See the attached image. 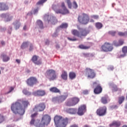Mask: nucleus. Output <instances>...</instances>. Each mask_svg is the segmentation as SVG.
<instances>
[{"instance_id":"3","label":"nucleus","mask_w":127,"mask_h":127,"mask_svg":"<svg viewBox=\"0 0 127 127\" xmlns=\"http://www.w3.org/2000/svg\"><path fill=\"white\" fill-rule=\"evenodd\" d=\"M77 28L80 30L79 31L76 29H73L71 31V34L74 35V36H76V37H78L79 38H82V37L87 36L88 33H89L88 31L85 29H80L78 27Z\"/></svg>"},{"instance_id":"45","label":"nucleus","mask_w":127,"mask_h":127,"mask_svg":"<svg viewBox=\"0 0 127 127\" xmlns=\"http://www.w3.org/2000/svg\"><path fill=\"white\" fill-rule=\"evenodd\" d=\"M4 121V116L3 115L0 114V124H1Z\"/></svg>"},{"instance_id":"38","label":"nucleus","mask_w":127,"mask_h":127,"mask_svg":"<svg viewBox=\"0 0 127 127\" xmlns=\"http://www.w3.org/2000/svg\"><path fill=\"white\" fill-rule=\"evenodd\" d=\"M118 35H119V36H127V31L125 32H118Z\"/></svg>"},{"instance_id":"57","label":"nucleus","mask_w":127,"mask_h":127,"mask_svg":"<svg viewBox=\"0 0 127 127\" xmlns=\"http://www.w3.org/2000/svg\"><path fill=\"white\" fill-rule=\"evenodd\" d=\"M2 17H6V16H8V15H6V14H3L1 15Z\"/></svg>"},{"instance_id":"11","label":"nucleus","mask_w":127,"mask_h":127,"mask_svg":"<svg viewBox=\"0 0 127 127\" xmlns=\"http://www.w3.org/2000/svg\"><path fill=\"white\" fill-rule=\"evenodd\" d=\"M96 115L99 117H104L107 114V107L103 106L99 107L96 110Z\"/></svg>"},{"instance_id":"64","label":"nucleus","mask_w":127,"mask_h":127,"mask_svg":"<svg viewBox=\"0 0 127 127\" xmlns=\"http://www.w3.org/2000/svg\"><path fill=\"white\" fill-rule=\"evenodd\" d=\"M1 44L2 45H4V44H5L4 42H3V41H1Z\"/></svg>"},{"instance_id":"63","label":"nucleus","mask_w":127,"mask_h":127,"mask_svg":"<svg viewBox=\"0 0 127 127\" xmlns=\"http://www.w3.org/2000/svg\"><path fill=\"white\" fill-rule=\"evenodd\" d=\"M23 30H26V25H25L23 27Z\"/></svg>"},{"instance_id":"18","label":"nucleus","mask_w":127,"mask_h":127,"mask_svg":"<svg viewBox=\"0 0 127 127\" xmlns=\"http://www.w3.org/2000/svg\"><path fill=\"white\" fill-rule=\"evenodd\" d=\"M86 105H82L79 107L77 111V115L79 116H83L86 112Z\"/></svg>"},{"instance_id":"58","label":"nucleus","mask_w":127,"mask_h":127,"mask_svg":"<svg viewBox=\"0 0 127 127\" xmlns=\"http://www.w3.org/2000/svg\"><path fill=\"white\" fill-rule=\"evenodd\" d=\"M16 62H17V63H18V64H20V60L16 59Z\"/></svg>"},{"instance_id":"26","label":"nucleus","mask_w":127,"mask_h":127,"mask_svg":"<svg viewBox=\"0 0 127 127\" xmlns=\"http://www.w3.org/2000/svg\"><path fill=\"white\" fill-rule=\"evenodd\" d=\"M108 100H109V96H105L101 98V103H102V104H104V105H106V104H108Z\"/></svg>"},{"instance_id":"20","label":"nucleus","mask_w":127,"mask_h":127,"mask_svg":"<svg viewBox=\"0 0 127 127\" xmlns=\"http://www.w3.org/2000/svg\"><path fill=\"white\" fill-rule=\"evenodd\" d=\"M64 120V118L62 116L56 115L54 118L55 124L56 125L59 124V123L62 122Z\"/></svg>"},{"instance_id":"27","label":"nucleus","mask_w":127,"mask_h":127,"mask_svg":"<svg viewBox=\"0 0 127 127\" xmlns=\"http://www.w3.org/2000/svg\"><path fill=\"white\" fill-rule=\"evenodd\" d=\"M122 52L123 53V54L120 55V58L125 57V56H126L127 55V46H124L122 48Z\"/></svg>"},{"instance_id":"55","label":"nucleus","mask_w":127,"mask_h":127,"mask_svg":"<svg viewBox=\"0 0 127 127\" xmlns=\"http://www.w3.org/2000/svg\"><path fill=\"white\" fill-rule=\"evenodd\" d=\"M58 36V33L56 32L53 34V37H57Z\"/></svg>"},{"instance_id":"46","label":"nucleus","mask_w":127,"mask_h":127,"mask_svg":"<svg viewBox=\"0 0 127 127\" xmlns=\"http://www.w3.org/2000/svg\"><path fill=\"white\" fill-rule=\"evenodd\" d=\"M38 115V113H37V112H35V113L31 115V118H32V119H34L35 118H36V117H37Z\"/></svg>"},{"instance_id":"17","label":"nucleus","mask_w":127,"mask_h":127,"mask_svg":"<svg viewBox=\"0 0 127 127\" xmlns=\"http://www.w3.org/2000/svg\"><path fill=\"white\" fill-rule=\"evenodd\" d=\"M34 96H37V97H43L46 95V91L44 90L39 89L33 92Z\"/></svg>"},{"instance_id":"8","label":"nucleus","mask_w":127,"mask_h":127,"mask_svg":"<svg viewBox=\"0 0 127 127\" xmlns=\"http://www.w3.org/2000/svg\"><path fill=\"white\" fill-rule=\"evenodd\" d=\"M113 50L114 47H113V44L109 42H105L101 47V50L102 52H111Z\"/></svg>"},{"instance_id":"35","label":"nucleus","mask_w":127,"mask_h":127,"mask_svg":"<svg viewBox=\"0 0 127 127\" xmlns=\"http://www.w3.org/2000/svg\"><path fill=\"white\" fill-rule=\"evenodd\" d=\"M83 55L84 57H85L86 58L88 57H93V56H94V55H93V54L86 53H83Z\"/></svg>"},{"instance_id":"62","label":"nucleus","mask_w":127,"mask_h":127,"mask_svg":"<svg viewBox=\"0 0 127 127\" xmlns=\"http://www.w3.org/2000/svg\"><path fill=\"white\" fill-rule=\"evenodd\" d=\"M46 44H47V45L49 44V40H47V41H46Z\"/></svg>"},{"instance_id":"33","label":"nucleus","mask_w":127,"mask_h":127,"mask_svg":"<svg viewBox=\"0 0 127 127\" xmlns=\"http://www.w3.org/2000/svg\"><path fill=\"white\" fill-rule=\"evenodd\" d=\"M13 24H14V25H15V29H18V28H19L20 26V23H19V20H16L15 21V22H14L13 23Z\"/></svg>"},{"instance_id":"4","label":"nucleus","mask_w":127,"mask_h":127,"mask_svg":"<svg viewBox=\"0 0 127 127\" xmlns=\"http://www.w3.org/2000/svg\"><path fill=\"white\" fill-rule=\"evenodd\" d=\"M77 20L79 23L86 25L89 23L90 21V16L88 14L82 13L78 15Z\"/></svg>"},{"instance_id":"31","label":"nucleus","mask_w":127,"mask_h":127,"mask_svg":"<svg viewBox=\"0 0 127 127\" xmlns=\"http://www.w3.org/2000/svg\"><path fill=\"white\" fill-rule=\"evenodd\" d=\"M69 78L70 80H73L76 78V73L74 72H70L69 73Z\"/></svg>"},{"instance_id":"43","label":"nucleus","mask_w":127,"mask_h":127,"mask_svg":"<svg viewBox=\"0 0 127 127\" xmlns=\"http://www.w3.org/2000/svg\"><path fill=\"white\" fill-rule=\"evenodd\" d=\"M45 1H47V0H40L37 3V5H39L40 4H43V3H44Z\"/></svg>"},{"instance_id":"29","label":"nucleus","mask_w":127,"mask_h":127,"mask_svg":"<svg viewBox=\"0 0 127 127\" xmlns=\"http://www.w3.org/2000/svg\"><path fill=\"white\" fill-rule=\"evenodd\" d=\"M61 77L62 78V79H63V80H67V79L68 78V74H67V71L65 70H63Z\"/></svg>"},{"instance_id":"12","label":"nucleus","mask_w":127,"mask_h":127,"mask_svg":"<svg viewBox=\"0 0 127 127\" xmlns=\"http://www.w3.org/2000/svg\"><path fill=\"white\" fill-rule=\"evenodd\" d=\"M86 75H87V78L90 79H94L96 77V73L94 71V69H92L90 68L87 67L85 69Z\"/></svg>"},{"instance_id":"37","label":"nucleus","mask_w":127,"mask_h":127,"mask_svg":"<svg viewBox=\"0 0 127 127\" xmlns=\"http://www.w3.org/2000/svg\"><path fill=\"white\" fill-rule=\"evenodd\" d=\"M60 28H67L68 27V23H63L60 26Z\"/></svg>"},{"instance_id":"13","label":"nucleus","mask_w":127,"mask_h":127,"mask_svg":"<svg viewBox=\"0 0 127 127\" xmlns=\"http://www.w3.org/2000/svg\"><path fill=\"white\" fill-rule=\"evenodd\" d=\"M26 82L28 86H29L30 87H33L34 85L38 83V80H37V78L35 77H30L27 79Z\"/></svg>"},{"instance_id":"53","label":"nucleus","mask_w":127,"mask_h":127,"mask_svg":"<svg viewBox=\"0 0 127 127\" xmlns=\"http://www.w3.org/2000/svg\"><path fill=\"white\" fill-rule=\"evenodd\" d=\"M113 45H115V46H119V43H118L117 41H114Z\"/></svg>"},{"instance_id":"14","label":"nucleus","mask_w":127,"mask_h":127,"mask_svg":"<svg viewBox=\"0 0 127 127\" xmlns=\"http://www.w3.org/2000/svg\"><path fill=\"white\" fill-rule=\"evenodd\" d=\"M45 18L47 19L48 23H51V24H53V25H55V24H56V23L58 22L56 17L49 16V15H46Z\"/></svg>"},{"instance_id":"1","label":"nucleus","mask_w":127,"mask_h":127,"mask_svg":"<svg viewBox=\"0 0 127 127\" xmlns=\"http://www.w3.org/2000/svg\"><path fill=\"white\" fill-rule=\"evenodd\" d=\"M30 104L27 100H22L13 103L11 105V110L15 115L22 116L25 113V108H27Z\"/></svg>"},{"instance_id":"40","label":"nucleus","mask_w":127,"mask_h":127,"mask_svg":"<svg viewBox=\"0 0 127 127\" xmlns=\"http://www.w3.org/2000/svg\"><path fill=\"white\" fill-rule=\"evenodd\" d=\"M67 39L69 41H77L78 40V39L75 37H73L72 38L67 37Z\"/></svg>"},{"instance_id":"56","label":"nucleus","mask_w":127,"mask_h":127,"mask_svg":"<svg viewBox=\"0 0 127 127\" xmlns=\"http://www.w3.org/2000/svg\"><path fill=\"white\" fill-rule=\"evenodd\" d=\"M109 70H111V71H113L114 70V66H111L109 67Z\"/></svg>"},{"instance_id":"15","label":"nucleus","mask_w":127,"mask_h":127,"mask_svg":"<svg viewBox=\"0 0 127 127\" xmlns=\"http://www.w3.org/2000/svg\"><path fill=\"white\" fill-rule=\"evenodd\" d=\"M93 86H95V85H97L94 90V93L97 94H101V93H102L103 91V88H102V86H101V84H98V82L95 81L93 82Z\"/></svg>"},{"instance_id":"23","label":"nucleus","mask_w":127,"mask_h":127,"mask_svg":"<svg viewBox=\"0 0 127 127\" xmlns=\"http://www.w3.org/2000/svg\"><path fill=\"white\" fill-rule=\"evenodd\" d=\"M121 125H122V123L120 122V121H114L109 125V127H121Z\"/></svg>"},{"instance_id":"51","label":"nucleus","mask_w":127,"mask_h":127,"mask_svg":"<svg viewBox=\"0 0 127 127\" xmlns=\"http://www.w3.org/2000/svg\"><path fill=\"white\" fill-rule=\"evenodd\" d=\"M118 107L117 105H113V106H111V109L112 110H115L116 109H118Z\"/></svg>"},{"instance_id":"60","label":"nucleus","mask_w":127,"mask_h":127,"mask_svg":"<svg viewBox=\"0 0 127 127\" xmlns=\"http://www.w3.org/2000/svg\"><path fill=\"white\" fill-rule=\"evenodd\" d=\"M70 127H79L77 125H71Z\"/></svg>"},{"instance_id":"6","label":"nucleus","mask_w":127,"mask_h":127,"mask_svg":"<svg viewBox=\"0 0 127 127\" xmlns=\"http://www.w3.org/2000/svg\"><path fill=\"white\" fill-rule=\"evenodd\" d=\"M45 75L50 81H53L57 79L56 71L52 69L47 70L45 73Z\"/></svg>"},{"instance_id":"50","label":"nucleus","mask_w":127,"mask_h":127,"mask_svg":"<svg viewBox=\"0 0 127 127\" xmlns=\"http://www.w3.org/2000/svg\"><path fill=\"white\" fill-rule=\"evenodd\" d=\"M35 122V119L34 118H32L30 124V125H34Z\"/></svg>"},{"instance_id":"36","label":"nucleus","mask_w":127,"mask_h":127,"mask_svg":"<svg viewBox=\"0 0 127 127\" xmlns=\"http://www.w3.org/2000/svg\"><path fill=\"white\" fill-rule=\"evenodd\" d=\"M125 101V97L124 96H121L119 98V103L120 105H122L123 104V102Z\"/></svg>"},{"instance_id":"61","label":"nucleus","mask_w":127,"mask_h":127,"mask_svg":"<svg viewBox=\"0 0 127 127\" xmlns=\"http://www.w3.org/2000/svg\"><path fill=\"white\" fill-rule=\"evenodd\" d=\"M113 91H114V92H117V91H118V87H116L115 88H114L113 89Z\"/></svg>"},{"instance_id":"19","label":"nucleus","mask_w":127,"mask_h":127,"mask_svg":"<svg viewBox=\"0 0 127 127\" xmlns=\"http://www.w3.org/2000/svg\"><path fill=\"white\" fill-rule=\"evenodd\" d=\"M65 112H66L67 114H69V115H75L77 114V109L67 108L65 109Z\"/></svg>"},{"instance_id":"25","label":"nucleus","mask_w":127,"mask_h":127,"mask_svg":"<svg viewBox=\"0 0 127 127\" xmlns=\"http://www.w3.org/2000/svg\"><path fill=\"white\" fill-rule=\"evenodd\" d=\"M36 26L41 29H43L44 26H43V22L40 20H38L36 22Z\"/></svg>"},{"instance_id":"30","label":"nucleus","mask_w":127,"mask_h":127,"mask_svg":"<svg viewBox=\"0 0 127 127\" xmlns=\"http://www.w3.org/2000/svg\"><path fill=\"white\" fill-rule=\"evenodd\" d=\"M91 47H90V46H85V45H83V44H81V45H79V46H78V48L80 49H83V50H86L87 49H90V48Z\"/></svg>"},{"instance_id":"5","label":"nucleus","mask_w":127,"mask_h":127,"mask_svg":"<svg viewBox=\"0 0 127 127\" xmlns=\"http://www.w3.org/2000/svg\"><path fill=\"white\" fill-rule=\"evenodd\" d=\"M51 122V117L47 114L43 116L41 119V123H39L37 126L39 127H45V126H48Z\"/></svg>"},{"instance_id":"42","label":"nucleus","mask_w":127,"mask_h":127,"mask_svg":"<svg viewBox=\"0 0 127 127\" xmlns=\"http://www.w3.org/2000/svg\"><path fill=\"white\" fill-rule=\"evenodd\" d=\"M33 49H34V47L33 46V44H29V51H32Z\"/></svg>"},{"instance_id":"34","label":"nucleus","mask_w":127,"mask_h":127,"mask_svg":"<svg viewBox=\"0 0 127 127\" xmlns=\"http://www.w3.org/2000/svg\"><path fill=\"white\" fill-rule=\"evenodd\" d=\"M95 26L98 29H101L103 27V24L101 22H97L95 23Z\"/></svg>"},{"instance_id":"21","label":"nucleus","mask_w":127,"mask_h":127,"mask_svg":"<svg viewBox=\"0 0 127 127\" xmlns=\"http://www.w3.org/2000/svg\"><path fill=\"white\" fill-rule=\"evenodd\" d=\"M38 59L37 56H33L31 59V61L36 65H41L42 62L41 60L37 61Z\"/></svg>"},{"instance_id":"16","label":"nucleus","mask_w":127,"mask_h":127,"mask_svg":"<svg viewBox=\"0 0 127 127\" xmlns=\"http://www.w3.org/2000/svg\"><path fill=\"white\" fill-rule=\"evenodd\" d=\"M69 124V119L65 118L63 119V120L59 123L57 125V127H66Z\"/></svg>"},{"instance_id":"22","label":"nucleus","mask_w":127,"mask_h":127,"mask_svg":"<svg viewBox=\"0 0 127 127\" xmlns=\"http://www.w3.org/2000/svg\"><path fill=\"white\" fill-rule=\"evenodd\" d=\"M8 5L6 3L0 2V10H7Z\"/></svg>"},{"instance_id":"39","label":"nucleus","mask_w":127,"mask_h":127,"mask_svg":"<svg viewBox=\"0 0 127 127\" xmlns=\"http://www.w3.org/2000/svg\"><path fill=\"white\" fill-rule=\"evenodd\" d=\"M23 93L24 95H26L27 96H30V95H31V93L26 89H23Z\"/></svg>"},{"instance_id":"10","label":"nucleus","mask_w":127,"mask_h":127,"mask_svg":"<svg viewBox=\"0 0 127 127\" xmlns=\"http://www.w3.org/2000/svg\"><path fill=\"white\" fill-rule=\"evenodd\" d=\"M44 110H45V104L42 103L35 105L34 108L31 111V113L32 114L35 112H43Z\"/></svg>"},{"instance_id":"44","label":"nucleus","mask_w":127,"mask_h":127,"mask_svg":"<svg viewBox=\"0 0 127 127\" xmlns=\"http://www.w3.org/2000/svg\"><path fill=\"white\" fill-rule=\"evenodd\" d=\"M69 8H72V3L70 0H66Z\"/></svg>"},{"instance_id":"32","label":"nucleus","mask_w":127,"mask_h":127,"mask_svg":"<svg viewBox=\"0 0 127 127\" xmlns=\"http://www.w3.org/2000/svg\"><path fill=\"white\" fill-rule=\"evenodd\" d=\"M29 45V42H23L21 46V49H25V48H27L28 46Z\"/></svg>"},{"instance_id":"2","label":"nucleus","mask_w":127,"mask_h":127,"mask_svg":"<svg viewBox=\"0 0 127 127\" xmlns=\"http://www.w3.org/2000/svg\"><path fill=\"white\" fill-rule=\"evenodd\" d=\"M52 8L56 13H61L62 14H67V13H69V10L66 8L64 2L61 3V6L58 4H53Z\"/></svg>"},{"instance_id":"24","label":"nucleus","mask_w":127,"mask_h":127,"mask_svg":"<svg viewBox=\"0 0 127 127\" xmlns=\"http://www.w3.org/2000/svg\"><path fill=\"white\" fill-rule=\"evenodd\" d=\"M50 91L52 93H55L56 94H57V93L61 94V91H60V89L56 87H52L50 88Z\"/></svg>"},{"instance_id":"49","label":"nucleus","mask_w":127,"mask_h":127,"mask_svg":"<svg viewBox=\"0 0 127 127\" xmlns=\"http://www.w3.org/2000/svg\"><path fill=\"white\" fill-rule=\"evenodd\" d=\"M73 8H77L78 7V4L75 1L73 2Z\"/></svg>"},{"instance_id":"9","label":"nucleus","mask_w":127,"mask_h":127,"mask_svg":"<svg viewBox=\"0 0 127 127\" xmlns=\"http://www.w3.org/2000/svg\"><path fill=\"white\" fill-rule=\"evenodd\" d=\"M68 94L67 93H64V95L59 96V97L53 98V102L55 103H63L68 98Z\"/></svg>"},{"instance_id":"41","label":"nucleus","mask_w":127,"mask_h":127,"mask_svg":"<svg viewBox=\"0 0 127 127\" xmlns=\"http://www.w3.org/2000/svg\"><path fill=\"white\" fill-rule=\"evenodd\" d=\"M109 34L112 35V36H115L117 34V32L115 31H110L108 32Z\"/></svg>"},{"instance_id":"7","label":"nucleus","mask_w":127,"mask_h":127,"mask_svg":"<svg viewBox=\"0 0 127 127\" xmlns=\"http://www.w3.org/2000/svg\"><path fill=\"white\" fill-rule=\"evenodd\" d=\"M79 102H80V98L77 97H73L67 100L65 102V105L66 107H74V106H76Z\"/></svg>"},{"instance_id":"47","label":"nucleus","mask_w":127,"mask_h":127,"mask_svg":"<svg viewBox=\"0 0 127 127\" xmlns=\"http://www.w3.org/2000/svg\"><path fill=\"white\" fill-rule=\"evenodd\" d=\"M91 18H93V19H99V15H92L91 16Z\"/></svg>"},{"instance_id":"54","label":"nucleus","mask_w":127,"mask_h":127,"mask_svg":"<svg viewBox=\"0 0 127 127\" xmlns=\"http://www.w3.org/2000/svg\"><path fill=\"white\" fill-rule=\"evenodd\" d=\"M13 90H14V88L13 87H10L9 90L7 93L9 94V93H11V92H12V91H13Z\"/></svg>"},{"instance_id":"28","label":"nucleus","mask_w":127,"mask_h":127,"mask_svg":"<svg viewBox=\"0 0 127 127\" xmlns=\"http://www.w3.org/2000/svg\"><path fill=\"white\" fill-rule=\"evenodd\" d=\"M1 57L2 58V61L3 62H7L10 59L9 57L6 56L5 54H2L1 55Z\"/></svg>"},{"instance_id":"48","label":"nucleus","mask_w":127,"mask_h":127,"mask_svg":"<svg viewBox=\"0 0 127 127\" xmlns=\"http://www.w3.org/2000/svg\"><path fill=\"white\" fill-rule=\"evenodd\" d=\"M118 45L119 46H122V45H123V44H124V40H119V43H118Z\"/></svg>"},{"instance_id":"59","label":"nucleus","mask_w":127,"mask_h":127,"mask_svg":"<svg viewBox=\"0 0 127 127\" xmlns=\"http://www.w3.org/2000/svg\"><path fill=\"white\" fill-rule=\"evenodd\" d=\"M37 12H38V8L35 9L34 10V13H36Z\"/></svg>"},{"instance_id":"52","label":"nucleus","mask_w":127,"mask_h":127,"mask_svg":"<svg viewBox=\"0 0 127 127\" xmlns=\"http://www.w3.org/2000/svg\"><path fill=\"white\" fill-rule=\"evenodd\" d=\"M89 94V91L87 90H83V95H88Z\"/></svg>"}]
</instances>
